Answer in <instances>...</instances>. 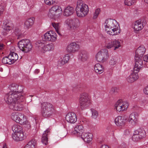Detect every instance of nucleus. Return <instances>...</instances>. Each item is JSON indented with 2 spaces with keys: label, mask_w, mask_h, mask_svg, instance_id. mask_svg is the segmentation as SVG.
Wrapping results in <instances>:
<instances>
[{
  "label": "nucleus",
  "mask_w": 148,
  "mask_h": 148,
  "mask_svg": "<svg viewBox=\"0 0 148 148\" xmlns=\"http://www.w3.org/2000/svg\"><path fill=\"white\" fill-rule=\"evenodd\" d=\"M127 121L129 124L134 125L138 122V119L134 113H132L129 116Z\"/></svg>",
  "instance_id": "18"
},
{
  "label": "nucleus",
  "mask_w": 148,
  "mask_h": 148,
  "mask_svg": "<svg viewBox=\"0 0 148 148\" xmlns=\"http://www.w3.org/2000/svg\"><path fill=\"white\" fill-rule=\"evenodd\" d=\"M23 87L22 86L17 85L16 91V92L17 94L19 93L21 95V93L23 92Z\"/></svg>",
  "instance_id": "47"
},
{
  "label": "nucleus",
  "mask_w": 148,
  "mask_h": 148,
  "mask_svg": "<svg viewBox=\"0 0 148 148\" xmlns=\"http://www.w3.org/2000/svg\"><path fill=\"white\" fill-rule=\"evenodd\" d=\"M69 59V56L68 54L66 55L64 57H60L58 62V64L61 66L66 63Z\"/></svg>",
  "instance_id": "27"
},
{
  "label": "nucleus",
  "mask_w": 148,
  "mask_h": 148,
  "mask_svg": "<svg viewBox=\"0 0 148 148\" xmlns=\"http://www.w3.org/2000/svg\"><path fill=\"white\" fill-rule=\"evenodd\" d=\"M3 148H7L6 144H4L3 146Z\"/></svg>",
  "instance_id": "61"
},
{
  "label": "nucleus",
  "mask_w": 148,
  "mask_h": 148,
  "mask_svg": "<svg viewBox=\"0 0 148 148\" xmlns=\"http://www.w3.org/2000/svg\"><path fill=\"white\" fill-rule=\"evenodd\" d=\"M10 53L12 52H14L15 51L16 49L14 47H11L10 49Z\"/></svg>",
  "instance_id": "55"
},
{
  "label": "nucleus",
  "mask_w": 148,
  "mask_h": 148,
  "mask_svg": "<svg viewBox=\"0 0 148 148\" xmlns=\"http://www.w3.org/2000/svg\"><path fill=\"white\" fill-rule=\"evenodd\" d=\"M121 47V43L118 40H108L106 42L105 47L108 49L112 48L114 50H116Z\"/></svg>",
  "instance_id": "9"
},
{
  "label": "nucleus",
  "mask_w": 148,
  "mask_h": 148,
  "mask_svg": "<svg viewBox=\"0 0 148 148\" xmlns=\"http://www.w3.org/2000/svg\"><path fill=\"white\" fill-rule=\"evenodd\" d=\"M17 85L15 84H12L10 86L11 91L16 92Z\"/></svg>",
  "instance_id": "45"
},
{
  "label": "nucleus",
  "mask_w": 148,
  "mask_h": 148,
  "mask_svg": "<svg viewBox=\"0 0 148 148\" xmlns=\"http://www.w3.org/2000/svg\"><path fill=\"white\" fill-rule=\"evenodd\" d=\"M43 52L50 51L53 50L54 49V45L52 43L48 44L45 45Z\"/></svg>",
  "instance_id": "33"
},
{
  "label": "nucleus",
  "mask_w": 148,
  "mask_h": 148,
  "mask_svg": "<svg viewBox=\"0 0 148 148\" xmlns=\"http://www.w3.org/2000/svg\"><path fill=\"white\" fill-rule=\"evenodd\" d=\"M65 119L69 123H74L77 121V118L76 114L73 112H69L66 115Z\"/></svg>",
  "instance_id": "15"
},
{
  "label": "nucleus",
  "mask_w": 148,
  "mask_h": 148,
  "mask_svg": "<svg viewBox=\"0 0 148 148\" xmlns=\"http://www.w3.org/2000/svg\"><path fill=\"white\" fill-rule=\"evenodd\" d=\"M36 46L41 51H43V48L45 47V44L40 41H38L36 43Z\"/></svg>",
  "instance_id": "38"
},
{
  "label": "nucleus",
  "mask_w": 148,
  "mask_h": 148,
  "mask_svg": "<svg viewBox=\"0 0 148 148\" xmlns=\"http://www.w3.org/2000/svg\"><path fill=\"white\" fill-rule=\"evenodd\" d=\"M64 23L70 30L73 31L77 30L79 26V21L76 18L67 19L65 21Z\"/></svg>",
  "instance_id": "7"
},
{
  "label": "nucleus",
  "mask_w": 148,
  "mask_h": 148,
  "mask_svg": "<svg viewBox=\"0 0 148 148\" xmlns=\"http://www.w3.org/2000/svg\"><path fill=\"white\" fill-rule=\"evenodd\" d=\"M15 34L18 36V38L20 36H21V33H19L18 34L16 31H15Z\"/></svg>",
  "instance_id": "59"
},
{
  "label": "nucleus",
  "mask_w": 148,
  "mask_h": 148,
  "mask_svg": "<svg viewBox=\"0 0 148 148\" xmlns=\"http://www.w3.org/2000/svg\"><path fill=\"white\" fill-rule=\"evenodd\" d=\"M135 64L133 72H135V73H138L139 72L143 64V61L142 59H140L137 58H135Z\"/></svg>",
  "instance_id": "17"
},
{
  "label": "nucleus",
  "mask_w": 148,
  "mask_h": 148,
  "mask_svg": "<svg viewBox=\"0 0 148 148\" xmlns=\"http://www.w3.org/2000/svg\"><path fill=\"white\" fill-rule=\"evenodd\" d=\"M79 136L85 142L89 143L92 140V135L89 132H83Z\"/></svg>",
  "instance_id": "20"
},
{
  "label": "nucleus",
  "mask_w": 148,
  "mask_h": 148,
  "mask_svg": "<svg viewBox=\"0 0 148 148\" xmlns=\"http://www.w3.org/2000/svg\"><path fill=\"white\" fill-rule=\"evenodd\" d=\"M74 12V8L70 6H68L64 9L63 15L64 16H68L72 15Z\"/></svg>",
  "instance_id": "25"
},
{
  "label": "nucleus",
  "mask_w": 148,
  "mask_h": 148,
  "mask_svg": "<svg viewBox=\"0 0 148 148\" xmlns=\"http://www.w3.org/2000/svg\"><path fill=\"white\" fill-rule=\"evenodd\" d=\"M19 113V112H14L12 113L11 115L12 119L16 122H18V118Z\"/></svg>",
  "instance_id": "40"
},
{
  "label": "nucleus",
  "mask_w": 148,
  "mask_h": 148,
  "mask_svg": "<svg viewBox=\"0 0 148 148\" xmlns=\"http://www.w3.org/2000/svg\"><path fill=\"white\" fill-rule=\"evenodd\" d=\"M143 91L144 94L148 95V85L147 87L143 89Z\"/></svg>",
  "instance_id": "51"
},
{
  "label": "nucleus",
  "mask_w": 148,
  "mask_h": 148,
  "mask_svg": "<svg viewBox=\"0 0 148 148\" xmlns=\"http://www.w3.org/2000/svg\"><path fill=\"white\" fill-rule=\"evenodd\" d=\"M49 129H47L44 131L42 138V142L46 145H47L48 143L47 135L49 134Z\"/></svg>",
  "instance_id": "29"
},
{
  "label": "nucleus",
  "mask_w": 148,
  "mask_h": 148,
  "mask_svg": "<svg viewBox=\"0 0 148 148\" xmlns=\"http://www.w3.org/2000/svg\"><path fill=\"white\" fill-rule=\"evenodd\" d=\"M12 137L13 139L16 141H18L22 140L24 139V134L23 133L12 134Z\"/></svg>",
  "instance_id": "28"
},
{
  "label": "nucleus",
  "mask_w": 148,
  "mask_h": 148,
  "mask_svg": "<svg viewBox=\"0 0 148 148\" xmlns=\"http://www.w3.org/2000/svg\"><path fill=\"white\" fill-rule=\"evenodd\" d=\"M36 141L35 140H32L28 142V144L24 148H35L36 145Z\"/></svg>",
  "instance_id": "35"
},
{
  "label": "nucleus",
  "mask_w": 148,
  "mask_h": 148,
  "mask_svg": "<svg viewBox=\"0 0 148 148\" xmlns=\"http://www.w3.org/2000/svg\"><path fill=\"white\" fill-rule=\"evenodd\" d=\"M124 134L125 135H128L130 134V132L128 130H126L124 131Z\"/></svg>",
  "instance_id": "56"
},
{
  "label": "nucleus",
  "mask_w": 148,
  "mask_h": 148,
  "mask_svg": "<svg viewBox=\"0 0 148 148\" xmlns=\"http://www.w3.org/2000/svg\"><path fill=\"white\" fill-rule=\"evenodd\" d=\"M91 110L92 113V117L94 119H96L98 116V113L95 110L92 109Z\"/></svg>",
  "instance_id": "42"
},
{
  "label": "nucleus",
  "mask_w": 148,
  "mask_h": 148,
  "mask_svg": "<svg viewBox=\"0 0 148 148\" xmlns=\"http://www.w3.org/2000/svg\"><path fill=\"white\" fill-rule=\"evenodd\" d=\"M4 45L3 44L0 43V49L2 50L4 48Z\"/></svg>",
  "instance_id": "58"
},
{
  "label": "nucleus",
  "mask_w": 148,
  "mask_h": 148,
  "mask_svg": "<svg viewBox=\"0 0 148 148\" xmlns=\"http://www.w3.org/2000/svg\"><path fill=\"white\" fill-rule=\"evenodd\" d=\"M146 49L144 46L142 45L136 49L135 58H139L142 59V58L145 52Z\"/></svg>",
  "instance_id": "16"
},
{
  "label": "nucleus",
  "mask_w": 148,
  "mask_h": 148,
  "mask_svg": "<svg viewBox=\"0 0 148 148\" xmlns=\"http://www.w3.org/2000/svg\"><path fill=\"white\" fill-rule=\"evenodd\" d=\"M143 60L144 61L148 62V54L145 55L143 57Z\"/></svg>",
  "instance_id": "53"
},
{
  "label": "nucleus",
  "mask_w": 148,
  "mask_h": 148,
  "mask_svg": "<svg viewBox=\"0 0 148 148\" xmlns=\"http://www.w3.org/2000/svg\"><path fill=\"white\" fill-rule=\"evenodd\" d=\"M18 47L23 52L27 53L31 51L32 46L29 40L23 39L18 42Z\"/></svg>",
  "instance_id": "6"
},
{
  "label": "nucleus",
  "mask_w": 148,
  "mask_h": 148,
  "mask_svg": "<svg viewBox=\"0 0 148 148\" xmlns=\"http://www.w3.org/2000/svg\"><path fill=\"white\" fill-rule=\"evenodd\" d=\"M52 26L55 29L57 33L60 35H61L60 32V30L61 27L60 23H51Z\"/></svg>",
  "instance_id": "36"
},
{
  "label": "nucleus",
  "mask_w": 148,
  "mask_h": 148,
  "mask_svg": "<svg viewBox=\"0 0 148 148\" xmlns=\"http://www.w3.org/2000/svg\"><path fill=\"white\" fill-rule=\"evenodd\" d=\"M143 25L140 20L136 21L134 23L133 27L135 32H137L141 30L143 28Z\"/></svg>",
  "instance_id": "24"
},
{
  "label": "nucleus",
  "mask_w": 148,
  "mask_h": 148,
  "mask_svg": "<svg viewBox=\"0 0 148 148\" xmlns=\"http://www.w3.org/2000/svg\"><path fill=\"white\" fill-rule=\"evenodd\" d=\"M9 56V58H10V60H11L13 63L18 59V55L16 53L12 52L10 53Z\"/></svg>",
  "instance_id": "34"
},
{
  "label": "nucleus",
  "mask_w": 148,
  "mask_h": 148,
  "mask_svg": "<svg viewBox=\"0 0 148 148\" xmlns=\"http://www.w3.org/2000/svg\"><path fill=\"white\" fill-rule=\"evenodd\" d=\"M13 27V24L8 20L6 19L3 21V31L1 32V35L4 36L10 35L9 32Z\"/></svg>",
  "instance_id": "10"
},
{
  "label": "nucleus",
  "mask_w": 148,
  "mask_h": 148,
  "mask_svg": "<svg viewBox=\"0 0 148 148\" xmlns=\"http://www.w3.org/2000/svg\"><path fill=\"white\" fill-rule=\"evenodd\" d=\"M22 127L18 124H16L13 125L12 127V131L14 132H16V131L20 130V129Z\"/></svg>",
  "instance_id": "41"
},
{
  "label": "nucleus",
  "mask_w": 148,
  "mask_h": 148,
  "mask_svg": "<svg viewBox=\"0 0 148 148\" xmlns=\"http://www.w3.org/2000/svg\"><path fill=\"white\" fill-rule=\"evenodd\" d=\"M76 10L77 16L79 17H85L89 11L88 5L81 0L77 1Z\"/></svg>",
  "instance_id": "3"
},
{
  "label": "nucleus",
  "mask_w": 148,
  "mask_h": 148,
  "mask_svg": "<svg viewBox=\"0 0 148 148\" xmlns=\"http://www.w3.org/2000/svg\"><path fill=\"white\" fill-rule=\"evenodd\" d=\"M79 100L80 107L82 110L87 108L91 103L88 94L86 93H83L81 94Z\"/></svg>",
  "instance_id": "5"
},
{
  "label": "nucleus",
  "mask_w": 148,
  "mask_h": 148,
  "mask_svg": "<svg viewBox=\"0 0 148 148\" xmlns=\"http://www.w3.org/2000/svg\"><path fill=\"white\" fill-rule=\"evenodd\" d=\"M20 130H19L16 131V132H14V133L13 134H18L20 133H23V132L22 127L20 129Z\"/></svg>",
  "instance_id": "54"
},
{
  "label": "nucleus",
  "mask_w": 148,
  "mask_h": 148,
  "mask_svg": "<svg viewBox=\"0 0 148 148\" xmlns=\"http://www.w3.org/2000/svg\"><path fill=\"white\" fill-rule=\"evenodd\" d=\"M84 131L83 126L81 125H77L75 127V131H73V133L79 136Z\"/></svg>",
  "instance_id": "26"
},
{
  "label": "nucleus",
  "mask_w": 148,
  "mask_h": 148,
  "mask_svg": "<svg viewBox=\"0 0 148 148\" xmlns=\"http://www.w3.org/2000/svg\"><path fill=\"white\" fill-rule=\"evenodd\" d=\"M100 148H110L109 147L106 145H103Z\"/></svg>",
  "instance_id": "57"
},
{
  "label": "nucleus",
  "mask_w": 148,
  "mask_h": 148,
  "mask_svg": "<svg viewBox=\"0 0 148 148\" xmlns=\"http://www.w3.org/2000/svg\"><path fill=\"white\" fill-rule=\"evenodd\" d=\"M132 140L135 141H136L141 139L135 133V131L132 137Z\"/></svg>",
  "instance_id": "44"
},
{
  "label": "nucleus",
  "mask_w": 148,
  "mask_h": 148,
  "mask_svg": "<svg viewBox=\"0 0 148 148\" xmlns=\"http://www.w3.org/2000/svg\"><path fill=\"white\" fill-rule=\"evenodd\" d=\"M88 58V55L87 51L84 50H82L80 51L78 59L82 62L86 61Z\"/></svg>",
  "instance_id": "23"
},
{
  "label": "nucleus",
  "mask_w": 148,
  "mask_h": 148,
  "mask_svg": "<svg viewBox=\"0 0 148 148\" xmlns=\"http://www.w3.org/2000/svg\"><path fill=\"white\" fill-rule=\"evenodd\" d=\"M18 123L22 125H25L28 128L31 127L30 122L27 120L24 115H23V118L21 119L20 122Z\"/></svg>",
  "instance_id": "30"
},
{
  "label": "nucleus",
  "mask_w": 148,
  "mask_h": 148,
  "mask_svg": "<svg viewBox=\"0 0 148 148\" xmlns=\"http://www.w3.org/2000/svg\"><path fill=\"white\" fill-rule=\"evenodd\" d=\"M135 0H125V4L128 6H130L135 1Z\"/></svg>",
  "instance_id": "46"
},
{
  "label": "nucleus",
  "mask_w": 148,
  "mask_h": 148,
  "mask_svg": "<svg viewBox=\"0 0 148 148\" xmlns=\"http://www.w3.org/2000/svg\"><path fill=\"white\" fill-rule=\"evenodd\" d=\"M117 60L115 57L111 58L109 61V64L111 66H115L117 63Z\"/></svg>",
  "instance_id": "39"
},
{
  "label": "nucleus",
  "mask_w": 148,
  "mask_h": 148,
  "mask_svg": "<svg viewBox=\"0 0 148 148\" xmlns=\"http://www.w3.org/2000/svg\"><path fill=\"white\" fill-rule=\"evenodd\" d=\"M129 106V103L127 101L121 99L118 100L115 105V108L119 112L126 110Z\"/></svg>",
  "instance_id": "11"
},
{
  "label": "nucleus",
  "mask_w": 148,
  "mask_h": 148,
  "mask_svg": "<svg viewBox=\"0 0 148 148\" xmlns=\"http://www.w3.org/2000/svg\"><path fill=\"white\" fill-rule=\"evenodd\" d=\"M104 25L105 31L108 34L111 36L118 35L121 32L119 24L115 20L111 19L106 20Z\"/></svg>",
  "instance_id": "2"
},
{
  "label": "nucleus",
  "mask_w": 148,
  "mask_h": 148,
  "mask_svg": "<svg viewBox=\"0 0 148 148\" xmlns=\"http://www.w3.org/2000/svg\"><path fill=\"white\" fill-rule=\"evenodd\" d=\"M45 2L47 5H50L55 2V0H45Z\"/></svg>",
  "instance_id": "49"
},
{
  "label": "nucleus",
  "mask_w": 148,
  "mask_h": 148,
  "mask_svg": "<svg viewBox=\"0 0 148 148\" xmlns=\"http://www.w3.org/2000/svg\"><path fill=\"white\" fill-rule=\"evenodd\" d=\"M23 114L19 113L17 119L18 120V122H17V123H18L20 122L21 119L22 118H23Z\"/></svg>",
  "instance_id": "50"
},
{
  "label": "nucleus",
  "mask_w": 148,
  "mask_h": 148,
  "mask_svg": "<svg viewBox=\"0 0 148 148\" xmlns=\"http://www.w3.org/2000/svg\"><path fill=\"white\" fill-rule=\"evenodd\" d=\"M94 70L96 73L100 74L103 72L104 69L103 66L99 64H97L94 66Z\"/></svg>",
  "instance_id": "31"
},
{
  "label": "nucleus",
  "mask_w": 148,
  "mask_h": 148,
  "mask_svg": "<svg viewBox=\"0 0 148 148\" xmlns=\"http://www.w3.org/2000/svg\"><path fill=\"white\" fill-rule=\"evenodd\" d=\"M113 135L114 136V133L113 134Z\"/></svg>",
  "instance_id": "63"
},
{
  "label": "nucleus",
  "mask_w": 148,
  "mask_h": 148,
  "mask_svg": "<svg viewBox=\"0 0 148 148\" xmlns=\"http://www.w3.org/2000/svg\"><path fill=\"white\" fill-rule=\"evenodd\" d=\"M41 108L42 115L45 117L51 116L55 110L53 105L47 102H44L41 103Z\"/></svg>",
  "instance_id": "4"
},
{
  "label": "nucleus",
  "mask_w": 148,
  "mask_h": 148,
  "mask_svg": "<svg viewBox=\"0 0 148 148\" xmlns=\"http://www.w3.org/2000/svg\"><path fill=\"white\" fill-rule=\"evenodd\" d=\"M5 101L9 104V108L13 110L20 111L24 106L21 102L24 101V97L20 93L10 91L4 97Z\"/></svg>",
  "instance_id": "1"
},
{
  "label": "nucleus",
  "mask_w": 148,
  "mask_h": 148,
  "mask_svg": "<svg viewBox=\"0 0 148 148\" xmlns=\"http://www.w3.org/2000/svg\"><path fill=\"white\" fill-rule=\"evenodd\" d=\"M35 18L34 17H31L27 19L25 21L24 27L26 29H28L32 27L34 23Z\"/></svg>",
  "instance_id": "22"
},
{
  "label": "nucleus",
  "mask_w": 148,
  "mask_h": 148,
  "mask_svg": "<svg viewBox=\"0 0 148 148\" xmlns=\"http://www.w3.org/2000/svg\"><path fill=\"white\" fill-rule=\"evenodd\" d=\"M138 78V73L132 71L130 75L127 77V80L128 82L132 83L137 80Z\"/></svg>",
  "instance_id": "21"
},
{
  "label": "nucleus",
  "mask_w": 148,
  "mask_h": 148,
  "mask_svg": "<svg viewBox=\"0 0 148 148\" xmlns=\"http://www.w3.org/2000/svg\"><path fill=\"white\" fill-rule=\"evenodd\" d=\"M40 72V70L38 69H36L34 71V73H35L37 74Z\"/></svg>",
  "instance_id": "60"
},
{
  "label": "nucleus",
  "mask_w": 148,
  "mask_h": 148,
  "mask_svg": "<svg viewBox=\"0 0 148 148\" xmlns=\"http://www.w3.org/2000/svg\"><path fill=\"white\" fill-rule=\"evenodd\" d=\"M79 48V45L73 42L69 44L67 48V51L69 52L74 53L77 51Z\"/></svg>",
  "instance_id": "19"
},
{
  "label": "nucleus",
  "mask_w": 148,
  "mask_h": 148,
  "mask_svg": "<svg viewBox=\"0 0 148 148\" xmlns=\"http://www.w3.org/2000/svg\"><path fill=\"white\" fill-rule=\"evenodd\" d=\"M4 4L2 2H0V16L3 13L4 11Z\"/></svg>",
  "instance_id": "48"
},
{
  "label": "nucleus",
  "mask_w": 148,
  "mask_h": 148,
  "mask_svg": "<svg viewBox=\"0 0 148 148\" xmlns=\"http://www.w3.org/2000/svg\"><path fill=\"white\" fill-rule=\"evenodd\" d=\"M109 56L108 50L106 49H104L98 52L96 55V58L98 62L103 63L107 60Z\"/></svg>",
  "instance_id": "8"
},
{
  "label": "nucleus",
  "mask_w": 148,
  "mask_h": 148,
  "mask_svg": "<svg viewBox=\"0 0 148 148\" xmlns=\"http://www.w3.org/2000/svg\"><path fill=\"white\" fill-rule=\"evenodd\" d=\"M145 2L148 4V0H145Z\"/></svg>",
  "instance_id": "62"
},
{
  "label": "nucleus",
  "mask_w": 148,
  "mask_h": 148,
  "mask_svg": "<svg viewBox=\"0 0 148 148\" xmlns=\"http://www.w3.org/2000/svg\"><path fill=\"white\" fill-rule=\"evenodd\" d=\"M2 62L5 64H13L10 58H9V55L7 57H3L2 60Z\"/></svg>",
  "instance_id": "37"
},
{
  "label": "nucleus",
  "mask_w": 148,
  "mask_h": 148,
  "mask_svg": "<svg viewBox=\"0 0 148 148\" xmlns=\"http://www.w3.org/2000/svg\"><path fill=\"white\" fill-rule=\"evenodd\" d=\"M126 120V119L124 117L118 116L115 119L114 122L117 126L122 128L125 126Z\"/></svg>",
  "instance_id": "14"
},
{
  "label": "nucleus",
  "mask_w": 148,
  "mask_h": 148,
  "mask_svg": "<svg viewBox=\"0 0 148 148\" xmlns=\"http://www.w3.org/2000/svg\"><path fill=\"white\" fill-rule=\"evenodd\" d=\"M135 133L139 136L141 139L144 138L146 136V133L143 130L139 129L135 131Z\"/></svg>",
  "instance_id": "32"
},
{
  "label": "nucleus",
  "mask_w": 148,
  "mask_h": 148,
  "mask_svg": "<svg viewBox=\"0 0 148 148\" xmlns=\"http://www.w3.org/2000/svg\"><path fill=\"white\" fill-rule=\"evenodd\" d=\"M62 9L61 7L58 5L53 6L50 9L48 16L50 18L55 19L58 13L62 12Z\"/></svg>",
  "instance_id": "13"
},
{
  "label": "nucleus",
  "mask_w": 148,
  "mask_h": 148,
  "mask_svg": "<svg viewBox=\"0 0 148 148\" xmlns=\"http://www.w3.org/2000/svg\"><path fill=\"white\" fill-rule=\"evenodd\" d=\"M118 88L116 87H112L111 89V91L113 92H117Z\"/></svg>",
  "instance_id": "52"
},
{
  "label": "nucleus",
  "mask_w": 148,
  "mask_h": 148,
  "mask_svg": "<svg viewBox=\"0 0 148 148\" xmlns=\"http://www.w3.org/2000/svg\"><path fill=\"white\" fill-rule=\"evenodd\" d=\"M100 11L101 10L99 8H97L95 10L93 14V16L92 17L93 19H95L97 18L99 14Z\"/></svg>",
  "instance_id": "43"
},
{
  "label": "nucleus",
  "mask_w": 148,
  "mask_h": 148,
  "mask_svg": "<svg viewBox=\"0 0 148 148\" xmlns=\"http://www.w3.org/2000/svg\"><path fill=\"white\" fill-rule=\"evenodd\" d=\"M57 36L56 33L50 31L46 33L42 37L43 40L45 41L55 42L57 40Z\"/></svg>",
  "instance_id": "12"
}]
</instances>
